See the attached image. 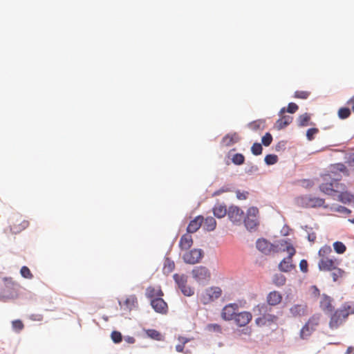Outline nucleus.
Segmentation results:
<instances>
[{
  "label": "nucleus",
  "instance_id": "obj_4",
  "mask_svg": "<svg viewBox=\"0 0 354 354\" xmlns=\"http://www.w3.org/2000/svg\"><path fill=\"white\" fill-rule=\"evenodd\" d=\"M286 251L288 253V256L284 258L279 264V270L283 272H290L295 268V266L292 263V257L295 254L296 250L295 248L288 244L286 246Z\"/></svg>",
  "mask_w": 354,
  "mask_h": 354
},
{
  "label": "nucleus",
  "instance_id": "obj_21",
  "mask_svg": "<svg viewBox=\"0 0 354 354\" xmlns=\"http://www.w3.org/2000/svg\"><path fill=\"white\" fill-rule=\"evenodd\" d=\"M292 317H300L307 315V306L304 304H295L290 308Z\"/></svg>",
  "mask_w": 354,
  "mask_h": 354
},
{
  "label": "nucleus",
  "instance_id": "obj_47",
  "mask_svg": "<svg viewBox=\"0 0 354 354\" xmlns=\"http://www.w3.org/2000/svg\"><path fill=\"white\" fill-rule=\"evenodd\" d=\"M278 161V157L274 154H268L265 157V162L267 165H271L277 163Z\"/></svg>",
  "mask_w": 354,
  "mask_h": 354
},
{
  "label": "nucleus",
  "instance_id": "obj_8",
  "mask_svg": "<svg viewBox=\"0 0 354 354\" xmlns=\"http://www.w3.org/2000/svg\"><path fill=\"white\" fill-rule=\"evenodd\" d=\"M335 192L337 194V200L342 203L348 204L354 201V195L347 191L344 183L335 185Z\"/></svg>",
  "mask_w": 354,
  "mask_h": 354
},
{
  "label": "nucleus",
  "instance_id": "obj_55",
  "mask_svg": "<svg viewBox=\"0 0 354 354\" xmlns=\"http://www.w3.org/2000/svg\"><path fill=\"white\" fill-rule=\"evenodd\" d=\"M236 197L239 200H245L247 199L248 195H249V193L248 192H241L240 190H237L236 192Z\"/></svg>",
  "mask_w": 354,
  "mask_h": 354
},
{
  "label": "nucleus",
  "instance_id": "obj_18",
  "mask_svg": "<svg viewBox=\"0 0 354 354\" xmlns=\"http://www.w3.org/2000/svg\"><path fill=\"white\" fill-rule=\"evenodd\" d=\"M286 109L282 108L279 112L280 118L276 122L277 128L280 130L290 124L292 121V117L290 115H284Z\"/></svg>",
  "mask_w": 354,
  "mask_h": 354
},
{
  "label": "nucleus",
  "instance_id": "obj_53",
  "mask_svg": "<svg viewBox=\"0 0 354 354\" xmlns=\"http://www.w3.org/2000/svg\"><path fill=\"white\" fill-rule=\"evenodd\" d=\"M298 106L293 102H290L288 104V108L286 110V111L290 113H294L298 110Z\"/></svg>",
  "mask_w": 354,
  "mask_h": 354
},
{
  "label": "nucleus",
  "instance_id": "obj_54",
  "mask_svg": "<svg viewBox=\"0 0 354 354\" xmlns=\"http://www.w3.org/2000/svg\"><path fill=\"white\" fill-rule=\"evenodd\" d=\"M308 262L306 260L302 259L300 261L299 268L301 272H303L304 273H306L308 270Z\"/></svg>",
  "mask_w": 354,
  "mask_h": 354
},
{
  "label": "nucleus",
  "instance_id": "obj_23",
  "mask_svg": "<svg viewBox=\"0 0 354 354\" xmlns=\"http://www.w3.org/2000/svg\"><path fill=\"white\" fill-rule=\"evenodd\" d=\"M203 222V217L201 216H196L194 219L192 220L187 227V231L189 234L196 232L201 226Z\"/></svg>",
  "mask_w": 354,
  "mask_h": 354
},
{
  "label": "nucleus",
  "instance_id": "obj_16",
  "mask_svg": "<svg viewBox=\"0 0 354 354\" xmlns=\"http://www.w3.org/2000/svg\"><path fill=\"white\" fill-rule=\"evenodd\" d=\"M278 319L277 316L272 314H263L255 319V323L258 326H270L277 322Z\"/></svg>",
  "mask_w": 354,
  "mask_h": 354
},
{
  "label": "nucleus",
  "instance_id": "obj_29",
  "mask_svg": "<svg viewBox=\"0 0 354 354\" xmlns=\"http://www.w3.org/2000/svg\"><path fill=\"white\" fill-rule=\"evenodd\" d=\"M239 137L237 133L227 134L223 138V143L226 146H231L238 142Z\"/></svg>",
  "mask_w": 354,
  "mask_h": 354
},
{
  "label": "nucleus",
  "instance_id": "obj_5",
  "mask_svg": "<svg viewBox=\"0 0 354 354\" xmlns=\"http://www.w3.org/2000/svg\"><path fill=\"white\" fill-rule=\"evenodd\" d=\"M192 277L198 283H207L211 278L209 270L205 266H196L192 270Z\"/></svg>",
  "mask_w": 354,
  "mask_h": 354
},
{
  "label": "nucleus",
  "instance_id": "obj_64",
  "mask_svg": "<svg viewBox=\"0 0 354 354\" xmlns=\"http://www.w3.org/2000/svg\"><path fill=\"white\" fill-rule=\"evenodd\" d=\"M351 160L352 162L354 163V154L353 155L352 158H351Z\"/></svg>",
  "mask_w": 354,
  "mask_h": 354
},
{
  "label": "nucleus",
  "instance_id": "obj_17",
  "mask_svg": "<svg viewBox=\"0 0 354 354\" xmlns=\"http://www.w3.org/2000/svg\"><path fill=\"white\" fill-rule=\"evenodd\" d=\"M256 246L260 252L265 254H269L272 252H274L277 248L264 239H258L256 243Z\"/></svg>",
  "mask_w": 354,
  "mask_h": 354
},
{
  "label": "nucleus",
  "instance_id": "obj_15",
  "mask_svg": "<svg viewBox=\"0 0 354 354\" xmlns=\"http://www.w3.org/2000/svg\"><path fill=\"white\" fill-rule=\"evenodd\" d=\"M151 305L153 310L160 314L165 315L168 312V306L162 297L153 298L151 300Z\"/></svg>",
  "mask_w": 354,
  "mask_h": 354
},
{
  "label": "nucleus",
  "instance_id": "obj_14",
  "mask_svg": "<svg viewBox=\"0 0 354 354\" xmlns=\"http://www.w3.org/2000/svg\"><path fill=\"white\" fill-rule=\"evenodd\" d=\"M252 319V315L248 311H242L236 314L234 319V324L238 327L246 326Z\"/></svg>",
  "mask_w": 354,
  "mask_h": 354
},
{
  "label": "nucleus",
  "instance_id": "obj_42",
  "mask_svg": "<svg viewBox=\"0 0 354 354\" xmlns=\"http://www.w3.org/2000/svg\"><path fill=\"white\" fill-rule=\"evenodd\" d=\"M232 161L234 165H241L244 163L245 157L241 153H236L233 156Z\"/></svg>",
  "mask_w": 354,
  "mask_h": 354
},
{
  "label": "nucleus",
  "instance_id": "obj_50",
  "mask_svg": "<svg viewBox=\"0 0 354 354\" xmlns=\"http://www.w3.org/2000/svg\"><path fill=\"white\" fill-rule=\"evenodd\" d=\"M262 146L259 143H254L251 147V151L252 153L255 156H259L262 153Z\"/></svg>",
  "mask_w": 354,
  "mask_h": 354
},
{
  "label": "nucleus",
  "instance_id": "obj_27",
  "mask_svg": "<svg viewBox=\"0 0 354 354\" xmlns=\"http://www.w3.org/2000/svg\"><path fill=\"white\" fill-rule=\"evenodd\" d=\"M248 127L254 131H262L266 127V120L263 119H259L250 122Z\"/></svg>",
  "mask_w": 354,
  "mask_h": 354
},
{
  "label": "nucleus",
  "instance_id": "obj_46",
  "mask_svg": "<svg viewBox=\"0 0 354 354\" xmlns=\"http://www.w3.org/2000/svg\"><path fill=\"white\" fill-rule=\"evenodd\" d=\"M319 130L317 128H310L306 131V138L309 141L314 140L315 135L319 133Z\"/></svg>",
  "mask_w": 354,
  "mask_h": 354
},
{
  "label": "nucleus",
  "instance_id": "obj_28",
  "mask_svg": "<svg viewBox=\"0 0 354 354\" xmlns=\"http://www.w3.org/2000/svg\"><path fill=\"white\" fill-rule=\"evenodd\" d=\"M213 212L217 218H223L227 214V207L223 204H216L213 208Z\"/></svg>",
  "mask_w": 354,
  "mask_h": 354
},
{
  "label": "nucleus",
  "instance_id": "obj_1",
  "mask_svg": "<svg viewBox=\"0 0 354 354\" xmlns=\"http://www.w3.org/2000/svg\"><path fill=\"white\" fill-rule=\"evenodd\" d=\"M339 173L348 175L346 167L344 165L338 163L330 167L329 170L322 175L323 183L319 185V189L322 192L329 196H334L335 192V185L342 184L339 180L342 176Z\"/></svg>",
  "mask_w": 354,
  "mask_h": 354
},
{
  "label": "nucleus",
  "instance_id": "obj_63",
  "mask_svg": "<svg viewBox=\"0 0 354 354\" xmlns=\"http://www.w3.org/2000/svg\"><path fill=\"white\" fill-rule=\"evenodd\" d=\"M125 341L129 344H133L135 342V338L133 337H127L125 338Z\"/></svg>",
  "mask_w": 354,
  "mask_h": 354
},
{
  "label": "nucleus",
  "instance_id": "obj_36",
  "mask_svg": "<svg viewBox=\"0 0 354 354\" xmlns=\"http://www.w3.org/2000/svg\"><path fill=\"white\" fill-rule=\"evenodd\" d=\"M332 252V249L330 245H325L323 247H322L319 252L318 254L320 257V259L323 258H328V255L330 254Z\"/></svg>",
  "mask_w": 354,
  "mask_h": 354
},
{
  "label": "nucleus",
  "instance_id": "obj_60",
  "mask_svg": "<svg viewBox=\"0 0 354 354\" xmlns=\"http://www.w3.org/2000/svg\"><path fill=\"white\" fill-rule=\"evenodd\" d=\"M257 308H258L260 313L262 311L266 312L267 310V306L265 304H259L257 306Z\"/></svg>",
  "mask_w": 354,
  "mask_h": 354
},
{
  "label": "nucleus",
  "instance_id": "obj_57",
  "mask_svg": "<svg viewBox=\"0 0 354 354\" xmlns=\"http://www.w3.org/2000/svg\"><path fill=\"white\" fill-rule=\"evenodd\" d=\"M30 319L32 321H38V322H40V321H42L43 319V316L42 315H40V314H32L30 316Z\"/></svg>",
  "mask_w": 354,
  "mask_h": 354
},
{
  "label": "nucleus",
  "instance_id": "obj_48",
  "mask_svg": "<svg viewBox=\"0 0 354 354\" xmlns=\"http://www.w3.org/2000/svg\"><path fill=\"white\" fill-rule=\"evenodd\" d=\"M207 329L209 332H214L218 333H221L222 332V327L218 324H209L207 326Z\"/></svg>",
  "mask_w": 354,
  "mask_h": 354
},
{
  "label": "nucleus",
  "instance_id": "obj_25",
  "mask_svg": "<svg viewBox=\"0 0 354 354\" xmlns=\"http://www.w3.org/2000/svg\"><path fill=\"white\" fill-rule=\"evenodd\" d=\"M193 244L192 236L188 233L183 235L179 242V246L181 250H186L189 249Z\"/></svg>",
  "mask_w": 354,
  "mask_h": 354
},
{
  "label": "nucleus",
  "instance_id": "obj_7",
  "mask_svg": "<svg viewBox=\"0 0 354 354\" xmlns=\"http://www.w3.org/2000/svg\"><path fill=\"white\" fill-rule=\"evenodd\" d=\"M321 315L319 314L313 315L301 330L300 335L301 338L309 336L311 333L315 330L319 325Z\"/></svg>",
  "mask_w": 354,
  "mask_h": 354
},
{
  "label": "nucleus",
  "instance_id": "obj_52",
  "mask_svg": "<svg viewBox=\"0 0 354 354\" xmlns=\"http://www.w3.org/2000/svg\"><path fill=\"white\" fill-rule=\"evenodd\" d=\"M310 93L306 91H297L295 93V96L301 99H306Z\"/></svg>",
  "mask_w": 354,
  "mask_h": 354
},
{
  "label": "nucleus",
  "instance_id": "obj_3",
  "mask_svg": "<svg viewBox=\"0 0 354 354\" xmlns=\"http://www.w3.org/2000/svg\"><path fill=\"white\" fill-rule=\"evenodd\" d=\"M348 318V313L342 311L341 308H338L330 313V321L328 323L329 328L332 330L338 328Z\"/></svg>",
  "mask_w": 354,
  "mask_h": 354
},
{
  "label": "nucleus",
  "instance_id": "obj_9",
  "mask_svg": "<svg viewBox=\"0 0 354 354\" xmlns=\"http://www.w3.org/2000/svg\"><path fill=\"white\" fill-rule=\"evenodd\" d=\"M29 225V221L23 218L22 216H15L12 218L10 222V231L13 234H18L27 228Z\"/></svg>",
  "mask_w": 354,
  "mask_h": 354
},
{
  "label": "nucleus",
  "instance_id": "obj_10",
  "mask_svg": "<svg viewBox=\"0 0 354 354\" xmlns=\"http://www.w3.org/2000/svg\"><path fill=\"white\" fill-rule=\"evenodd\" d=\"M239 311V305L235 303L225 305L221 313V318L225 321H232Z\"/></svg>",
  "mask_w": 354,
  "mask_h": 354
},
{
  "label": "nucleus",
  "instance_id": "obj_2",
  "mask_svg": "<svg viewBox=\"0 0 354 354\" xmlns=\"http://www.w3.org/2000/svg\"><path fill=\"white\" fill-rule=\"evenodd\" d=\"M222 290L218 286H212L206 288L199 296V300L203 305H207L220 298Z\"/></svg>",
  "mask_w": 354,
  "mask_h": 354
},
{
  "label": "nucleus",
  "instance_id": "obj_12",
  "mask_svg": "<svg viewBox=\"0 0 354 354\" xmlns=\"http://www.w3.org/2000/svg\"><path fill=\"white\" fill-rule=\"evenodd\" d=\"M203 257V252L200 249H193L185 252L183 257L184 261L189 264H195L200 261Z\"/></svg>",
  "mask_w": 354,
  "mask_h": 354
},
{
  "label": "nucleus",
  "instance_id": "obj_34",
  "mask_svg": "<svg viewBox=\"0 0 354 354\" xmlns=\"http://www.w3.org/2000/svg\"><path fill=\"white\" fill-rule=\"evenodd\" d=\"M330 210L332 212H337V213H339L343 215H348L351 213V211L350 209H348V208H346L344 206L339 205H333L330 207Z\"/></svg>",
  "mask_w": 354,
  "mask_h": 354
},
{
  "label": "nucleus",
  "instance_id": "obj_40",
  "mask_svg": "<svg viewBox=\"0 0 354 354\" xmlns=\"http://www.w3.org/2000/svg\"><path fill=\"white\" fill-rule=\"evenodd\" d=\"M147 336L155 340H162V335L158 330L154 329H149L146 331Z\"/></svg>",
  "mask_w": 354,
  "mask_h": 354
},
{
  "label": "nucleus",
  "instance_id": "obj_26",
  "mask_svg": "<svg viewBox=\"0 0 354 354\" xmlns=\"http://www.w3.org/2000/svg\"><path fill=\"white\" fill-rule=\"evenodd\" d=\"M137 304H138V300H137V297H136V295L129 296L122 304L121 301H119V305L121 306V308L124 306L125 309H127L129 310L134 308L137 306Z\"/></svg>",
  "mask_w": 354,
  "mask_h": 354
},
{
  "label": "nucleus",
  "instance_id": "obj_56",
  "mask_svg": "<svg viewBox=\"0 0 354 354\" xmlns=\"http://www.w3.org/2000/svg\"><path fill=\"white\" fill-rule=\"evenodd\" d=\"M258 213H259V210H258V209L257 207H250L248 210V215H247V216L257 218V216Z\"/></svg>",
  "mask_w": 354,
  "mask_h": 354
},
{
  "label": "nucleus",
  "instance_id": "obj_33",
  "mask_svg": "<svg viewBox=\"0 0 354 354\" xmlns=\"http://www.w3.org/2000/svg\"><path fill=\"white\" fill-rule=\"evenodd\" d=\"M286 278L282 274H275L272 278V282L278 287L282 286L286 283Z\"/></svg>",
  "mask_w": 354,
  "mask_h": 354
},
{
  "label": "nucleus",
  "instance_id": "obj_45",
  "mask_svg": "<svg viewBox=\"0 0 354 354\" xmlns=\"http://www.w3.org/2000/svg\"><path fill=\"white\" fill-rule=\"evenodd\" d=\"M20 273L24 278L31 279L33 277L32 272L27 266H22L20 270Z\"/></svg>",
  "mask_w": 354,
  "mask_h": 354
},
{
  "label": "nucleus",
  "instance_id": "obj_49",
  "mask_svg": "<svg viewBox=\"0 0 354 354\" xmlns=\"http://www.w3.org/2000/svg\"><path fill=\"white\" fill-rule=\"evenodd\" d=\"M111 339L114 343L118 344L122 342V336L120 332L114 330L111 333Z\"/></svg>",
  "mask_w": 354,
  "mask_h": 354
},
{
  "label": "nucleus",
  "instance_id": "obj_51",
  "mask_svg": "<svg viewBox=\"0 0 354 354\" xmlns=\"http://www.w3.org/2000/svg\"><path fill=\"white\" fill-rule=\"evenodd\" d=\"M272 141V136L270 133H266L261 139L262 144L264 146H269Z\"/></svg>",
  "mask_w": 354,
  "mask_h": 354
},
{
  "label": "nucleus",
  "instance_id": "obj_24",
  "mask_svg": "<svg viewBox=\"0 0 354 354\" xmlns=\"http://www.w3.org/2000/svg\"><path fill=\"white\" fill-rule=\"evenodd\" d=\"M164 295L160 287L149 286L146 290V296L151 300L153 298H158Z\"/></svg>",
  "mask_w": 354,
  "mask_h": 354
},
{
  "label": "nucleus",
  "instance_id": "obj_32",
  "mask_svg": "<svg viewBox=\"0 0 354 354\" xmlns=\"http://www.w3.org/2000/svg\"><path fill=\"white\" fill-rule=\"evenodd\" d=\"M244 223L247 229L253 230L257 225V218L247 216L244 219Z\"/></svg>",
  "mask_w": 354,
  "mask_h": 354
},
{
  "label": "nucleus",
  "instance_id": "obj_20",
  "mask_svg": "<svg viewBox=\"0 0 354 354\" xmlns=\"http://www.w3.org/2000/svg\"><path fill=\"white\" fill-rule=\"evenodd\" d=\"M243 211L238 207H230L228 211V217L233 223L241 222L243 218Z\"/></svg>",
  "mask_w": 354,
  "mask_h": 354
},
{
  "label": "nucleus",
  "instance_id": "obj_38",
  "mask_svg": "<svg viewBox=\"0 0 354 354\" xmlns=\"http://www.w3.org/2000/svg\"><path fill=\"white\" fill-rule=\"evenodd\" d=\"M342 311L348 313V317L350 315L354 314V303L346 302L340 308Z\"/></svg>",
  "mask_w": 354,
  "mask_h": 354
},
{
  "label": "nucleus",
  "instance_id": "obj_31",
  "mask_svg": "<svg viewBox=\"0 0 354 354\" xmlns=\"http://www.w3.org/2000/svg\"><path fill=\"white\" fill-rule=\"evenodd\" d=\"M175 268V263L169 258H166L164 261L163 272L165 274H170Z\"/></svg>",
  "mask_w": 354,
  "mask_h": 354
},
{
  "label": "nucleus",
  "instance_id": "obj_43",
  "mask_svg": "<svg viewBox=\"0 0 354 354\" xmlns=\"http://www.w3.org/2000/svg\"><path fill=\"white\" fill-rule=\"evenodd\" d=\"M12 326L14 330L19 333L24 328L23 322L20 319H16L12 322Z\"/></svg>",
  "mask_w": 354,
  "mask_h": 354
},
{
  "label": "nucleus",
  "instance_id": "obj_59",
  "mask_svg": "<svg viewBox=\"0 0 354 354\" xmlns=\"http://www.w3.org/2000/svg\"><path fill=\"white\" fill-rule=\"evenodd\" d=\"M185 344L180 343L176 346V350L177 352L182 353L184 351Z\"/></svg>",
  "mask_w": 354,
  "mask_h": 354
},
{
  "label": "nucleus",
  "instance_id": "obj_35",
  "mask_svg": "<svg viewBox=\"0 0 354 354\" xmlns=\"http://www.w3.org/2000/svg\"><path fill=\"white\" fill-rule=\"evenodd\" d=\"M331 272V276L334 281H337L339 279L342 278L345 274V272L341 268H337V266H336Z\"/></svg>",
  "mask_w": 354,
  "mask_h": 354
},
{
  "label": "nucleus",
  "instance_id": "obj_6",
  "mask_svg": "<svg viewBox=\"0 0 354 354\" xmlns=\"http://www.w3.org/2000/svg\"><path fill=\"white\" fill-rule=\"evenodd\" d=\"M173 278L185 296L190 297L194 294V289L187 285V276L183 274H175Z\"/></svg>",
  "mask_w": 354,
  "mask_h": 354
},
{
  "label": "nucleus",
  "instance_id": "obj_58",
  "mask_svg": "<svg viewBox=\"0 0 354 354\" xmlns=\"http://www.w3.org/2000/svg\"><path fill=\"white\" fill-rule=\"evenodd\" d=\"M316 234L315 232L309 233L308 235V239L310 242H314L316 239Z\"/></svg>",
  "mask_w": 354,
  "mask_h": 354
},
{
  "label": "nucleus",
  "instance_id": "obj_19",
  "mask_svg": "<svg viewBox=\"0 0 354 354\" xmlns=\"http://www.w3.org/2000/svg\"><path fill=\"white\" fill-rule=\"evenodd\" d=\"M319 306L321 309L325 313H332L334 310V307L333 306V299L326 295H323L322 296Z\"/></svg>",
  "mask_w": 354,
  "mask_h": 354
},
{
  "label": "nucleus",
  "instance_id": "obj_41",
  "mask_svg": "<svg viewBox=\"0 0 354 354\" xmlns=\"http://www.w3.org/2000/svg\"><path fill=\"white\" fill-rule=\"evenodd\" d=\"M333 248L335 251L338 254H343L346 251L345 245L340 241H336L333 243Z\"/></svg>",
  "mask_w": 354,
  "mask_h": 354
},
{
  "label": "nucleus",
  "instance_id": "obj_22",
  "mask_svg": "<svg viewBox=\"0 0 354 354\" xmlns=\"http://www.w3.org/2000/svg\"><path fill=\"white\" fill-rule=\"evenodd\" d=\"M282 301V295L276 290L269 292L266 297V301L270 306H277Z\"/></svg>",
  "mask_w": 354,
  "mask_h": 354
},
{
  "label": "nucleus",
  "instance_id": "obj_37",
  "mask_svg": "<svg viewBox=\"0 0 354 354\" xmlns=\"http://www.w3.org/2000/svg\"><path fill=\"white\" fill-rule=\"evenodd\" d=\"M310 120V115L306 113L304 114L301 115L298 118V123L299 127H306L309 124V121Z\"/></svg>",
  "mask_w": 354,
  "mask_h": 354
},
{
  "label": "nucleus",
  "instance_id": "obj_39",
  "mask_svg": "<svg viewBox=\"0 0 354 354\" xmlns=\"http://www.w3.org/2000/svg\"><path fill=\"white\" fill-rule=\"evenodd\" d=\"M342 311L348 313V317L350 315L354 314V303L346 302L340 308Z\"/></svg>",
  "mask_w": 354,
  "mask_h": 354
},
{
  "label": "nucleus",
  "instance_id": "obj_11",
  "mask_svg": "<svg viewBox=\"0 0 354 354\" xmlns=\"http://www.w3.org/2000/svg\"><path fill=\"white\" fill-rule=\"evenodd\" d=\"M340 263V261L335 257L320 259L318 263V268L321 271H332Z\"/></svg>",
  "mask_w": 354,
  "mask_h": 354
},
{
  "label": "nucleus",
  "instance_id": "obj_30",
  "mask_svg": "<svg viewBox=\"0 0 354 354\" xmlns=\"http://www.w3.org/2000/svg\"><path fill=\"white\" fill-rule=\"evenodd\" d=\"M216 226V221L214 218L212 216L207 217L204 221L203 227L207 231H213Z\"/></svg>",
  "mask_w": 354,
  "mask_h": 354
},
{
  "label": "nucleus",
  "instance_id": "obj_62",
  "mask_svg": "<svg viewBox=\"0 0 354 354\" xmlns=\"http://www.w3.org/2000/svg\"><path fill=\"white\" fill-rule=\"evenodd\" d=\"M347 103L351 106L352 111L354 112V95L348 101Z\"/></svg>",
  "mask_w": 354,
  "mask_h": 354
},
{
  "label": "nucleus",
  "instance_id": "obj_44",
  "mask_svg": "<svg viewBox=\"0 0 354 354\" xmlns=\"http://www.w3.org/2000/svg\"><path fill=\"white\" fill-rule=\"evenodd\" d=\"M351 115V110L346 107L340 108L338 111V116L341 119H346Z\"/></svg>",
  "mask_w": 354,
  "mask_h": 354
},
{
  "label": "nucleus",
  "instance_id": "obj_13",
  "mask_svg": "<svg viewBox=\"0 0 354 354\" xmlns=\"http://www.w3.org/2000/svg\"><path fill=\"white\" fill-rule=\"evenodd\" d=\"M300 200L302 205L306 207H324L325 201L321 198L306 196L301 197Z\"/></svg>",
  "mask_w": 354,
  "mask_h": 354
},
{
  "label": "nucleus",
  "instance_id": "obj_61",
  "mask_svg": "<svg viewBox=\"0 0 354 354\" xmlns=\"http://www.w3.org/2000/svg\"><path fill=\"white\" fill-rule=\"evenodd\" d=\"M178 340L180 343L183 344L185 345V344H187V342H189V339L185 337H178Z\"/></svg>",
  "mask_w": 354,
  "mask_h": 354
}]
</instances>
